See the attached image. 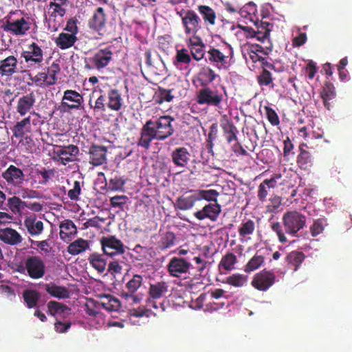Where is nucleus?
Masks as SVG:
<instances>
[{"label": "nucleus", "mask_w": 352, "mask_h": 352, "mask_svg": "<svg viewBox=\"0 0 352 352\" xmlns=\"http://www.w3.org/2000/svg\"><path fill=\"white\" fill-rule=\"evenodd\" d=\"M35 98L32 94H28L21 97L16 106V111L21 116L26 115L33 107Z\"/></svg>", "instance_id": "26"}, {"label": "nucleus", "mask_w": 352, "mask_h": 352, "mask_svg": "<svg viewBox=\"0 0 352 352\" xmlns=\"http://www.w3.org/2000/svg\"><path fill=\"white\" fill-rule=\"evenodd\" d=\"M221 211V206L218 203L206 205L201 210L197 211L194 215L199 220L209 219L215 221Z\"/></svg>", "instance_id": "18"}, {"label": "nucleus", "mask_w": 352, "mask_h": 352, "mask_svg": "<svg viewBox=\"0 0 352 352\" xmlns=\"http://www.w3.org/2000/svg\"><path fill=\"white\" fill-rule=\"evenodd\" d=\"M91 107L96 111H105V97L103 95H100L96 100L94 105Z\"/></svg>", "instance_id": "60"}, {"label": "nucleus", "mask_w": 352, "mask_h": 352, "mask_svg": "<svg viewBox=\"0 0 352 352\" xmlns=\"http://www.w3.org/2000/svg\"><path fill=\"white\" fill-rule=\"evenodd\" d=\"M68 3V0H52L46 6L45 15L49 28L57 30L66 14Z\"/></svg>", "instance_id": "3"}, {"label": "nucleus", "mask_w": 352, "mask_h": 352, "mask_svg": "<svg viewBox=\"0 0 352 352\" xmlns=\"http://www.w3.org/2000/svg\"><path fill=\"white\" fill-rule=\"evenodd\" d=\"M47 309L48 313L57 318H66L71 314V309L68 307L53 300L47 303Z\"/></svg>", "instance_id": "27"}, {"label": "nucleus", "mask_w": 352, "mask_h": 352, "mask_svg": "<svg viewBox=\"0 0 352 352\" xmlns=\"http://www.w3.org/2000/svg\"><path fill=\"white\" fill-rule=\"evenodd\" d=\"M17 59L14 56H9L0 60V75L1 76H10L18 72Z\"/></svg>", "instance_id": "24"}, {"label": "nucleus", "mask_w": 352, "mask_h": 352, "mask_svg": "<svg viewBox=\"0 0 352 352\" xmlns=\"http://www.w3.org/2000/svg\"><path fill=\"white\" fill-rule=\"evenodd\" d=\"M175 236L173 233L168 232L162 239V243L165 248H169L174 244Z\"/></svg>", "instance_id": "64"}, {"label": "nucleus", "mask_w": 352, "mask_h": 352, "mask_svg": "<svg viewBox=\"0 0 352 352\" xmlns=\"http://www.w3.org/2000/svg\"><path fill=\"white\" fill-rule=\"evenodd\" d=\"M217 76L214 72L208 67H202L197 76V80L201 85L207 87Z\"/></svg>", "instance_id": "38"}, {"label": "nucleus", "mask_w": 352, "mask_h": 352, "mask_svg": "<svg viewBox=\"0 0 352 352\" xmlns=\"http://www.w3.org/2000/svg\"><path fill=\"white\" fill-rule=\"evenodd\" d=\"M283 223L285 232L295 236L297 232L305 226L306 217L298 211H289L284 214Z\"/></svg>", "instance_id": "7"}, {"label": "nucleus", "mask_w": 352, "mask_h": 352, "mask_svg": "<svg viewBox=\"0 0 352 352\" xmlns=\"http://www.w3.org/2000/svg\"><path fill=\"white\" fill-rule=\"evenodd\" d=\"M112 58V53L109 50H101L97 52L89 59L92 67L100 69L106 67Z\"/></svg>", "instance_id": "23"}, {"label": "nucleus", "mask_w": 352, "mask_h": 352, "mask_svg": "<svg viewBox=\"0 0 352 352\" xmlns=\"http://www.w3.org/2000/svg\"><path fill=\"white\" fill-rule=\"evenodd\" d=\"M168 292V287L165 283H157L151 285L149 288L150 298L148 300V306L158 309V305L153 300L160 299L164 297Z\"/></svg>", "instance_id": "20"}, {"label": "nucleus", "mask_w": 352, "mask_h": 352, "mask_svg": "<svg viewBox=\"0 0 352 352\" xmlns=\"http://www.w3.org/2000/svg\"><path fill=\"white\" fill-rule=\"evenodd\" d=\"M83 102L82 96L77 91L67 89L64 91L61 106L68 109H79Z\"/></svg>", "instance_id": "17"}, {"label": "nucleus", "mask_w": 352, "mask_h": 352, "mask_svg": "<svg viewBox=\"0 0 352 352\" xmlns=\"http://www.w3.org/2000/svg\"><path fill=\"white\" fill-rule=\"evenodd\" d=\"M60 238L65 242L70 241L76 234L77 228L71 220H65L59 226Z\"/></svg>", "instance_id": "25"}, {"label": "nucleus", "mask_w": 352, "mask_h": 352, "mask_svg": "<svg viewBox=\"0 0 352 352\" xmlns=\"http://www.w3.org/2000/svg\"><path fill=\"white\" fill-rule=\"evenodd\" d=\"M78 152V148L72 144L65 146H56L54 148V153L58 157V161L64 165L69 162L74 161Z\"/></svg>", "instance_id": "15"}, {"label": "nucleus", "mask_w": 352, "mask_h": 352, "mask_svg": "<svg viewBox=\"0 0 352 352\" xmlns=\"http://www.w3.org/2000/svg\"><path fill=\"white\" fill-rule=\"evenodd\" d=\"M45 290L51 296L57 298H67L69 296V292L67 288L54 284L46 285Z\"/></svg>", "instance_id": "40"}, {"label": "nucleus", "mask_w": 352, "mask_h": 352, "mask_svg": "<svg viewBox=\"0 0 352 352\" xmlns=\"http://www.w3.org/2000/svg\"><path fill=\"white\" fill-rule=\"evenodd\" d=\"M225 94L226 90L223 93L218 89L205 87L198 91L196 101L200 105L219 107Z\"/></svg>", "instance_id": "8"}, {"label": "nucleus", "mask_w": 352, "mask_h": 352, "mask_svg": "<svg viewBox=\"0 0 352 352\" xmlns=\"http://www.w3.org/2000/svg\"><path fill=\"white\" fill-rule=\"evenodd\" d=\"M236 262V256L232 253H229L222 258L220 262V266L226 270H231L234 268Z\"/></svg>", "instance_id": "51"}, {"label": "nucleus", "mask_w": 352, "mask_h": 352, "mask_svg": "<svg viewBox=\"0 0 352 352\" xmlns=\"http://www.w3.org/2000/svg\"><path fill=\"white\" fill-rule=\"evenodd\" d=\"M191 266L190 262L183 258L173 257L168 265L169 274L174 277H180L186 274Z\"/></svg>", "instance_id": "16"}, {"label": "nucleus", "mask_w": 352, "mask_h": 352, "mask_svg": "<svg viewBox=\"0 0 352 352\" xmlns=\"http://www.w3.org/2000/svg\"><path fill=\"white\" fill-rule=\"evenodd\" d=\"M127 197L124 195H118L110 199V204L112 207H121L126 202Z\"/></svg>", "instance_id": "58"}, {"label": "nucleus", "mask_w": 352, "mask_h": 352, "mask_svg": "<svg viewBox=\"0 0 352 352\" xmlns=\"http://www.w3.org/2000/svg\"><path fill=\"white\" fill-rule=\"evenodd\" d=\"M38 122V115L35 112L30 113L28 117L16 122L14 126L13 133L14 136L21 138L25 133L31 132L32 125H36Z\"/></svg>", "instance_id": "13"}, {"label": "nucleus", "mask_w": 352, "mask_h": 352, "mask_svg": "<svg viewBox=\"0 0 352 352\" xmlns=\"http://www.w3.org/2000/svg\"><path fill=\"white\" fill-rule=\"evenodd\" d=\"M197 195L196 191L189 195H185L177 200V207L182 210H186L192 208L195 202L198 201Z\"/></svg>", "instance_id": "35"}, {"label": "nucleus", "mask_w": 352, "mask_h": 352, "mask_svg": "<svg viewBox=\"0 0 352 352\" xmlns=\"http://www.w3.org/2000/svg\"><path fill=\"white\" fill-rule=\"evenodd\" d=\"M2 177L8 185L14 187H21L25 181V175L21 169L10 165L3 173Z\"/></svg>", "instance_id": "14"}, {"label": "nucleus", "mask_w": 352, "mask_h": 352, "mask_svg": "<svg viewBox=\"0 0 352 352\" xmlns=\"http://www.w3.org/2000/svg\"><path fill=\"white\" fill-rule=\"evenodd\" d=\"M105 15L102 8H98L90 21V25L97 31H100L105 24Z\"/></svg>", "instance_id": "43"}, {"label": "nucleus", "mask_w": 352, "mask_h": 352, "mask_svg": "<svg viewBox=\"0 0 352 352\" xmlns=\"http://www.w3.org/2000/svg\"><path fill=\"white\" fill-rule=\"evenodd\" d=\"M101 244L104 253L110 256L120 255L125 252L123 243L115 236L102 238Z\"/></svg>", "instance_id": "11"}, {"label": "nucleus", "mask_w": 352, "mask_h": 352, "mask_svg": "<svg viewBox=\"0 0 352 352\" xmlns=\"http://www.w3.org/2000/svg\"><path fill=\"white\" fill-rule=\"evenodd\" d=\"M263 47L258 45L245 44L242 47V54L247 62L252 61L256 63L263 60Z\"/></svg>", "instance_id": "21"}, {"label": "nucleus", "mask_w": 352, "mask_h": 352, "mask_svg": "<svg viewBox=\"0 0 352 352\" xmlns=\"http://www.w3.org/2000/svg\"><path fill=\"white\" fill-rule=\"evenodd\" d=\"M269 23H262L257 30H253L252 28L242 26L239 25L235 26L230 24V30L232 31L234 36L239 41H243L245 38H256L261 43L265 44L269 43V36L270 30L269 29Z\"/></svg>", "instance_id": "2"}, {"label": "nucleus", "mask_w": 352, "mask_h": 352, "mask_svg": "<svg viewBox=\"0 0 352 352\" xmlns=\"http://www.w3.org/2000/svg\"><path fill=\"white\" fill-rule=\"evenodd\" d=\"M233 49L226 44L222 48H212L208 52V60L219 69H228L232 64Z\"/></svg>", "instance_id": "5"}, {"label": "nucleus", "mask_w": 352, "mask_h": 352, "mask_svg": "<svg viewBox=\"0 0 352 352\" xmlns=\"http://www.w3.org/2000/svg\"><path fill=\"white\" fill-rule=\"evenodd\" d=\"M124 184L125 180L118 176L110 178L109 183H107L108 188L111 191H123Z\"/></svg>", "instance_id": "49"}, {"label": "nucleus", "mask_w": 352, "mask_h": 352, "mask_svg": "<svg viewBox=\"0 0 352 352\" xmlns=\"http://www.w3.org/2000/svg\"><path fill=\"white\" fill-rule=\"evenodd\" d=\"M326 225V221L324 219L316 220L310 228L311 235L316 236L322 233Z\"/></svg>", "instance_id": "53"}, {"label": "nucleus", "mask_w": 352, "mask_h": 352, "mask_svg": "<svg viewBox=\"0 0 352 352\" xmlns=\"http://www.w3.org/2000/svg\"><path fill=\"white\" fill-rule=\"evenodd\" d=\"M76 41V36L63 32L56 38L55 43L60 49L66 50L72 47Z\"/></svg>", "instance_id": "34"}, {"label": "nucleus", "mask_w": 352, "mask_h": 352, "mask_svg": "<svg viewBox=\"0 0 352 352\" xmlns=\"http://www.w3.org/2000/svg\"><path fill=\"white\" fill-rule=\"evenodd\" d=\"M106 152L102 146H92L89 151V162L94 166L102 165L106 161Z\"/></svg>", "instance_id": "32"}, {"label": "nucleus", "mask_w": 352, "mask_h": 352, "mask_svg": "<svg viewBox=\"0 0 352 352\" xmlns=\"http://www.w3.org/2000/svg\"><path fill=\"white\" fill-rule=\"evenodd\" d=\"M18 271L25 273L33 279L42 278L45 272V265L43 261L38 256L27 257L24 265L19 266Z\"/></svg>", "instance_id": "6"}, {"label": "nucleus", "mask_w": 352, "mask_h": 352, "mask_svg": "<svg viewBox=\"0 0 352 352\" xmlns=\"http://www.w3.org/2000/svg\"><path fill=\"white\" fill-rule=\"evenodd\" d=\"M123 104V100L121 94L116 89H111L108 92L107 107L113 111H119L121 109Z\"/></svg>", "instance_id": "36"}, {"label": "nucleus", "mask_w": 352, "mask_h": 352, "mask_svg": "<svg viewBox=\"0 0 352 352\" xmlns=\"http://www.w3.org/2000/svg\"><path fill=\"white\" fill-rule=\"evenodd\" d=\"M21 57L24 59L28 67L38 68L43 65L44 52L36 43H32L21 52Z\"/></svg>", "instance_id": "10"}, {"label": "nucleus", "mask_w": 352, "mask_h": 352, "mask_svg": "<svg viewBox=\"0 0 352 352\" xmlns=\"http://www.w3.org/2000/svg\"><path fill=\"white\" fill-rule=\"evenodd\" d=\"M264 257L261 255L255 254L246 264L244 268L245 272H251L258 269L264 263Z\"/></svg>", "instance_id": "47"}, {"label": "nucleus", "mask_w": 352, "mask_h": 352, "mask_svg": "<svg viewBox=\"0 0 352 352\" xmlns=\"http://www.w3.org/2000/svg\"><path fill=\"white\" fill-rule=\"evenodd\" d=\"M0 239L10 245H16L22 241V236L20 234L12 228L1 229Z\"/></svg>", "instance_id": "31"}, {"label": "nucleus", "mask_w": 352, "mask_h": 352, "mask_svg": "<svg viewBox=\"0 0 352 352\" xmlns=\"http://www.w3.org/2000/svg\"><path fill=\"white\" fill-rule=\"evenodd\" d=\"M109 271L111 274L122 273V267L118 261H112L109 264Z\"/></svg>", "instance_id": "63"}, {"label": "nucleus", "mask_w": 352, "mask_h": 352, "mask_svg": "<svg viewBox=\"0 0 352 352\" xmlns=\"http://www.w3.org/2000/svg\"><path fill=\"white\" fill-rule=\"evenodd\" d=\"M32 80L36 86L41 87H46L54 85V78L52 76H48L45 72L38 73Z\"/></svg>", "instance_id": "45"}, {"label": "nucleus", "mask_w": 352, "mask_h": 352, "mask_svg": "<svg viewBox=\"0 0 352 352\" xmlns=\"http://www.w3.org/2000/svg\"><path fill=\"white\" fill-rule=\"evenodd\" d=\"M320 96L322 98L324 106L329 110L331 105L329 101L333 99L336 96L333 85L330 82H327L320 93Z\"/></svg>", "instance_id": "41"}, {"label": "nucleus", "mask_w": 352, "mask_h": 352, "mask_svg": "<svg viewBox=\"0 0 352 352\" xmlns=\"http://www.w3.org/2000/svg\"><path fill=\"white\" fill-rule=\"evenodd\" d=\"M272 230L276 232L278 237V240L280 243H285L287 242V239L286 236L285 235L282 227L280 223L276 222L272 225Z\"/></svg>", "instance_id": "55"}, {"label": "nucleus", "mask_w": 352, "mask_h": 352, "mask_svg": "<svg viewBox=\"0 0 352 352\" xmlns=\"http://www.w3.org/2000/svg\"><path fill=\"white\" fill-rule=\"evenodd\" d=\"M97 308H102L108 311H118L120 307L119 300L111 295H105L97 302Z\"/></svg>", "instance_id": "28"}, {"label": "nucleus", "mask_w": 352, "mask_h": 352, "mask_svg": "<svg viewBox=\"0 0 352 352\" xmlns=\"http://www.w3.org/2000/svg\"><path fill=\"white\" fill-rule=\"evenodd\" d=\"M78 23V21L76 19H69L64 28V32L73 34V35L76 36L78 32V28L77 26Z\"/></svg>", "instance_id": "54"}, {"label": "nucleus", "mask_w": 352, "mask_h": 352, "mask_svg": "<svg viewBox=\"0 0 352 352\" xmlns=\"http://www.w3.org/2000/svg\"><path fill=\"white\" fill-rule=\"evenodd\" d=\"M88 261L90 265L99 273H102L106 270L107 259L103 254L93 253L89 256Z\"/></svg>", "instance_id": "37"}, {"label": "nucleus", "mask_w": 352, "mask_h": 352, "mask_svg": "<svg viewBox=\"0 0 352 352\" xmlns=\"http://www.w3.org/2000/svg\"><path fill=\"white\" fill-rule=\"evenodd\" d=\"M305 259V255L301 252L292 251L285 258L287 265L289 267H294V271L296 272Z\"/></svg>", "instance_id": "39"}, {"label": "nucleus", "mask_w": 352, "mask_h": 352, "mask_svg": "<svg viewBox=\"0 0 352 352\" xmlns=\"http://www.w3.org/2000/svg\"><path fill=\"white\" fill-rule=\"evenodd\" d=\"M31 21L28 16H23L19 12L10 13L7 17L3 27L5 31L14 36H23L31 28Z\"/></svg>", "instance_id": "4"}, {"label": "nucleus", "mask_w": 352, "mask_h": 352, "mask_svg": "<svg viewBox=\"0 0 352 352\" xmlns=\"http://www.w3.org/2000/svg\"><path fill=\"white\" fill-rule=\"evenodd\" d=\"M256 12V6L252 2H250V3H247L245 6H244L241 9V15L244 16V13L247 12L248 14L250 16V20H252V21L253 20L252 14H254ZM245 16L246 17L245 15Z\"/></svg>", "instance_id": "56"}, {"label": "nucleus", "mask_w": 352, "mask_h": 352, "mask_svg": "<svg viewBox=\"0 0 352 352\" xmlns=\"http://www.w3.org/2000/svg\"><path fill=\"white\" fill-rule=\"evenodd\" d=\"M39 298L40 296L36 291L26 290L23 292L24 300L27 303V305L29 308L34 307L36 305Z\"/></svg>", "instance_id": "48"}, {"label": "nucleus", "mask_w": 352, "mask_h": 352, "mask_svg": "<svg viewBox=\"0 0 352 352\" xmlns=\"http://www.w3.org/2000/svg\"><path fill=\"white\" fill-rule=\"evenodd\" d=\"M80 182L76 181L74 184V187L72 189L69 190L68 192V197L72 200H77L78 199V196L80 193Z\"/></svg>", "instance_id": "59"}, {"label": "nucleus", "mask_w": 352, "mask_h": 352, "mask_svg": "<svg viewBox=\"0 0 352 352\" xmlns=\"http://www.w3.org/2000/svg\"><path fill=\"white\" fill-rule=\"evenodd\" d=\"M53 175L52 170H46L44 168H36L32 172V179L35 184L45 185Z\"/></svg>", "instance_id": "33"}, {"label": "nucleus", "mask_w": 352, "mask_h": 352, "mask_svg": "<svg viewBox=\"0 0 352 352\" xmlns=\"http://www.w3.org/2000/svg\"><path fill=\"white\" fill-rule=\"evenodd\" d=\"M89 248L87 241L82 239H78L72 243L67 248V252L72 255H77Z\"/></svg>", "instance_id": "42"}, {"label": "nucleus", "mask_w": 352, "mask_h": 352, "mask_svg": "<svg viewBox=\"0 0 352 352\" xmlns=\"http://www.w3.org/2000/svg\"><path fill=\"white\" fill-rule=\"evenodd\" d=\"M266 114L268 120L272 125H277L279 123V119L276 113L271 108H266Z\"/></svg>", "instance_id": "62"}, {"label": "nucleus", "mask_w": 352, "mask_h": 352, "mask_svg": "<svg viewBox=\"0 0 352 352\" xmlns=\"http://www.w3.org/2000/svg\"><path fill=\"white\" fill-rule=\"evenodd\" d=\"M198 10L201 14L204 22L207 24L214 25L216 23V13L212 8L207 6H199Z\"/></svg>", "instance_id": "44"}, {"label": "nucleus", "mask_w": 352, "mask_h": 352, "mask_svg": "<svg viewBox=\"0 0 352 352\" xmlns=\"http://www.w3.org/2000/svg\"><path fill=\"white\" fill-rule=\"evenodd\" d=\"M143 278L142 276L135 274L133 278L126 283V287L130 292H135L142 283Z\"/></svg>", "instance_id": "52"}, {"label": "nucleus", "mask_w": 352, "mask_h": 352, "mask_svg": "<svg viewBox=\"0 0 352 352\" xmlns=\"http://www.w3.org/2000/svg\"><path fill=\"white\" fill-rule=\"evenodd\" d=\"M189 47L191 54L196 60H201L205 54L204 45L199 36H191L189 38Z\"/></svg>", "instance_id": "29"}, {"label": "nucleus", "mask_w": 352, "mask_h": 352, "mask_svg": "<svg viewBox=\"0 0 352 352\" xmlns=\"http://www.w3.org/2000/svg\"><path fill=\"white\" fill-rule=\"evenodd\" d=\"M24 226L32 236L39 235L43 230V223L33 215L25 219Z\"/></svg>", "instance_id": "30"}, {"label": "nucleus", "mask_w": 352, "mask_h": 352, "mask_svg": "<svg viewBox=\"0 0 352 352\" xmlns=\"http://www.w3.org/2000/svg\"><path fill=\"white\" fill-rule=\"evenodd\" d=\"M256 225L254 221H243L238 228L239 240L242 243H248L252 239Z\"/></svg>", "instance_id": "19"}, {"label": "nucleus", "mask_w": 352, "mask_h": 352, "mask_svg": "<svg viewBox=\"0 0 352 352\" xmlns=\"http://www.w3.org/2000/svg\"><path fill=\"white\" fill-rule=\"evenodd\" d=\"M173 163L179 168H184L188 164L190 160V153L185 147L176 148L171 153Z\"/></svg>", "instance_id": "22"}, {"label": "nucleus", "mask_w": 352, "mask_h": 352, "mask_svg": "<svg viewBox=\"0 0 352 352\" xmlns=\"http://www.w3.org/2000/svg\"><path fill=\"white\" fill-rule=\"evenodd\" d=\"M176 59L178 63H188L191 58L186 50H179L177 53Z\"/></svg>", "instance_id": "61"}, {"label": "nucleus", "mask_w": 352, "mask_h": 352, "mask_svg": "<svg viewBox=\"0 0 352 352\" xmlns=\"http://www.w3.org/2000/svg\"><path fill=\"white\" fill-rule=\"evenodd\" d=\"M174 119L169 116H161L154 120H148L144 125L138 144L148 148L153 140H164L174 133L172 122Z\"/></svg>", "instance_id": "1"}, {"label": "nucleus", "mask_w": 352, "mask_h": 352, "mask_svg": "<svg viewBox=\"0 0 352 352\" xmlns=\"http://www.w3.org/2000/svg\"><path fill=\"white\" fill-rule=\"evenodd\" d=\"M181 17L184 32L187 35L196 36V34L201 28V21L196 12L191 10H182L178 12Z\"/></svg>", "instance_id": "9"}, {"label": "nucleus", "mask_w": 352, "mask_h": 352, "mask_svg": "<svg viewBox=\"0 0 352 352\" xmlns=\"http://www.w3.org/2000/svg\"><path fill=\"white\" fill-rule=\"evenodd\" d=\"M247 276L239 274H233L227 278V283L234 287H242L247 283Z\"/></svg>", "instance_id": "50"}, {"label": "nucleus", "mask_w": 352, "mask_h": 352, "mask_svg": "<svg viewBox=\"0 0 352 352\" xmlns=\"http://www.w3.org/2000/svg\"><path fill=\"white\" fill-rule=\"evenodd\" d=\"M9 202H10V206L13 209H16L17 211H19V210L25 208V201L21 200L17 197L14 196V197L10 198L9 200Z\"/></svg>", "instance_id": "57"}, {"label": "nucleus", "mask_w": 352, "mask_h": 352, "mask_svg": "<svg viewBox=\"0 0 352 352\" xmlns=\"http://www.w3.org/2000/svg\"><path fill=\"white\" fill-rule=\"evenodd\" d=\"M197 198L199 201L204 199L207 201H214L217 203V197L219 192L214 189L209 190H196Z\"/></svg>", "instance_id": "46"}, {"label": "nucleus", "mask_w": 352, "mask_h": 352, "mask_svg": "<svg viewBox=\"0 0 352 352\" xmlns=\"http://www.w3.org/2000/svg\"><path fill=\"white\" fill-rule=\"evenodd\" d=\"M275 274L267 270L256 274L252 279V285L259 291H267L275 282Z\"/></svg>", "instance_id": "12"}]
</instances>
